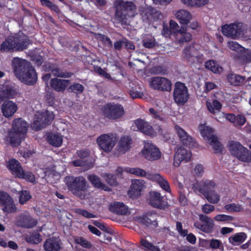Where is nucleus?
<instances>
[{"label":"nucleus","mask_w":251,"mask_h":251,"mask_svg":"<svg viewBox=\"0 0 251 251\" xmlns=\"http://www.w3.org/2000/svg\"><path fill=\"white\" fill-rule=\"evenodd\" d=\"M155 178L157 179V183L160 187L166 192L170 193L171 190L170 185L166 178L162 177L160 175H156Z\"/></svg>","instance_id":"obj_44"},{"label":"nucleus","mask_w":251,"mask_h":251,"mask_svg":"<svg viewBox=\"0 0 251 251\" xmlns=\"http://www.w3.org/2000/svg\"><path fill=\"white\" fill-rule=\"evenodd\" d=\"M105 180L110 185L116 186L118 184L116 176L114 175L106 174L105 175Z\"/></svg>","instance_id":"obj_61"},{"label":"nucleus","mask_w":251,"mask_h":251,"mask_svg":"<svg viewBox=\"0 0 251 251\" xmlns=\"http://www.w3.org/2000/svg\"><path fill=\"white\" fill-rule=\"evenodd\" d=\"M27 127V122L22 118H16L13 120L12 129L9 133L11 144L16 146L20 144L22 140L25 137Z\"/></svg>","instance_id":"obj_2"},{"label":"nucleus","mask_w":251,"mask_h":251,"mask_svg":"<svg viewBox=\"0 0 251 251\" xmlns=\"http://www.w3.org/2000/svg\"><path fill=\"white\" fill-rule=\"evenodd\" d=\"M173 97L175 102L178 104L183 105L189 97L187 87L184 83L177 81L175 84Z\"/></svg>","instance_id":"obj_7"},{"label":"nucleus","mask_w":251,"mask_h":251,"mask_svg":"<svg viewBox=\"0 0 251 251\" xmlns=\"http://www.w3.org/2000/svg\"><path fill=\"white\" fill-rule=\"evenodd\" d=\"M174 129L181 143L186 147L190 148L193 146V138L180 126L176 125Z\"/></svg>","instance_id":"obj_22"},{"label":"nucleus","mask_w":251,"mask_h":251,"mask_svg":"<svg viewBox=\"0 0 251 251\" xmlns=\"http://www.w3.org/2000/svg\"><path fill=\"white\" fill-rule=\"evenodd\" d=\"M134 124L138 129L145 134L151 136H155L156 132L149 122L141 119H138L134 121Z\"/></svg>","instance_id":"obj_20"},{"label":"nucleus","mask_w":251,"mask_h":251,"mask_svg":"<svg viewBox=\"0 0 251 251\" xmlns=\"http://www.w3.org/2000/svg\"><path fill=\"white\" fill-rule=\"evenodd\" d=\"M116 140V137L112 133L103 134L98 137L97 143L101 150L107 153L112 151Z\"/></svg>","instance_id":"obj_9"},{"label":"nucleus","mask_w":251,"mask_h":251,"mask_svg":"<svg viewBox=\"0 0 251 251\" xmlns=\"http://www.w3.org/2000/svg\"><path fill=\"white\" fill-rule=\"evenodd\" d=\"M54 118L53 112H50L49 111L42 112L35 117L33 123V128L36 130H41L51 124Z\"/></svg>","instance_id":"obj_10"},{"label":"nucleus","mask_w":251,"mask_h":251,"mask_svg":"<svg viewBox=\"0 0 251 251\" xmlns=\"http://www.w3.org/2000/svg\"><path fill=\"white\" fill-rule=\"evenodd\" d=\"M0 208L4 213H14L17 207L13 198L7 192L0 191Z\"/></svg>","instance_id":"obj_8"},{"label":"nucleus","mask_w":251,"mask_h":251,"mask_svg":"<svg viewBox=\"0 0 251 251\" xmlns=\"http://www.w3.org/2000/svg\"><path fill=\"white\" fill-rule=\"evenodd\" d=\"M150 216L152 218V219L146 215H144L142 217H141L140 218V222L142 224L146 226H149L150 225L155 226L157 225V223L156 221V219L154 218L152 215H151Z\"/></svg>","instance_id":"obj_47"},{"label":"nucleus","mask_w":251,"mask_h":251,"mask_svg":"<svg viewBox=\"0 0 251 251\" xmlns=\"http://www.w3.org/2000/svg\"><path fill=\"white\" fill-rule=\"evenodd\" d=\"M88 179L96 188L100 189L104 191H109L110 190L108 186L100 181V177L95 175H89L88 176Z\"/></svg>","instance_id":"obj_31"},{"label":"nucleus","mask_w":251,"mask_h":251,"mask_svg":"<svg viewBox=\"0 0 251 251\" xmlns=\"http://www.w3.org/2000/svg\"><path fill=\"white\" fill-rule=\"evenodd\" d=\"M18 178H22L30 182H34L35 181V176L30 172H25L23 170L21 172V175Z\"/></svg>","instance_id":"obj_54"},{"label":"nucleus","mask_w":251,"mask_h":251,"mask_svg":"<svg viewBox=\"0 0 251 251\" xmlns=\"http://www.w3.org/2000/svg\"><path fill=\"white\" fill-rule=\"evenodd\" d=\"M149 204L153 207L159 209H164L168 206V202L165 201L160 193L152 191L150 193Z\"/></svg>","instance_id":"obj_15"},{"label":"nucleus","mask_w":251,"mask_h":251,"mask_svg":"<svg viewBox=\"0 0 251 251\" xmlns=\"http://www.w3.org/2000/svg\"><path fill=\"white\" fill-rule=\"evenodd\" d=\"M73 238L75 244L79 245L83 248L90 249L92 247L91 243L82 236H75Z\"/></svg>","instance_id":"obj_40"},{"label":"nucleus","mask_w":251,"mask_h":251,"mask_svg":"<svg viewBox=\"0 0 251 251\" xmlns=\"http://www.w3.org/2000/svg\"><path fill=\"white\" fill-rule=\"evenodd\" d=\"M225 209L229 212H240L243 210V207L241 205L235 203L227 204L224 206Z\"/></svg>","instance_id":"obj_52"},{"label":"nucleus","mask_w":251,"mask_h":251,"mask_svg":"<svg viewBox=\"0 0 251 251\" xmlns=\"http://www.w3.org/2000/svg\"><path fill=\"white\" fill-rule=\"evenodd\" d=\"M150 85L155 90L170 92L172 88L171 81L163 77L156 76L151 78Z\"/></svg>","instance_id":"obj_12"},{"label":"nucleus","mask_w":251,"mask_h":251,"mask_svg":"<svg viewBox=\"0 0 251 251\" xmlns=\"http://www.w3.org/2000/svg\"><path fill=\"white\" fill-rule=\"evenodd\" d=\"M235 157L243 162H251V152L246 148H244V150H243Z\"/></svg>","instance_id":"obj_45"},{"label":"nucleus","mask_w":251,"mask_h":251,"mask_svg":"<svg viewBox=\"0 0 251 251\" xmlns=\"http://www.w3.org/2000/svg\"><path fill=\"white\" fill-rule=\"evenodd\" d=\"M97 37L98 39L105 46L111 48L113 46L112 42L107 36L100 33L97 34Z\"/></svg>","instance_id":"obj_56"},{"label":"nucleus","mask_w":251,"mask_h":251,"mask_svg":"<svg viewBox=\"0 0 251 251\" xmlns=\"http://www.w3.org/2000/svg\"><path fill=\"white\" fill-rule=\"evenodd\" d=\"M247 235L244 232H240L235 234L232 238H229L230 242L232 244L236 243H243L247 239Z\"/></svg>","instance_id":"obj_48"},{"label":"nucleus","mask_w":251,"mask_h":251,"mask_svg":"<svg viewBox=\"0 0 251 251\" xmlns=\"http://www.w3.org/2000/svg\"><path fill=\"white\" fill-rule=\"evenodd\" d=\"M197 50L195 48L194 46H186L183 50L184 57L188 62H191L195 53H197Z\"/></svg>","instance_id":"obj_38"},{"label":"nucleus","mask_w":251,"mask_h":251,"mask_svg":"<svg viewBox=\"0 0 251 251\" xmlns=\"http://www.w3.org/2000/svg\"><path fill=\"white\" fill-rule=\"evenodd\" d=\"M207 109L209 112L214 113L215 110L219 111L222 108V104L219 101L215 100H213L211 103L207 104Z\"/></svg>","instance_id":"obj_51"},{"label":"nucleus","mask_w":251,"mask_h":251,"mask_svg":"<svg viewBox=\"0 0 251 251\" xmlns=\"http://www.w3.org/2000/svg\"><path fill=\"white\" fill-rule=\"evenodd\" d=\"M52 73L54 76L62 78H70L74 74L72 72L64 71L61 69L56 67V65L52 71Z\"/></svg>","instance_id":"obj_41"},{"label":"nucleus","mask_w":251,"mask_h":251,"mask_svg":"<svg viewBox=\"0 0 251 251\" xmlns=\"http://www.w3.org/2000/svg\"><path fill=\"white\" fill-rule=\"evenodd\" d=\"M16 51L15 47L10 36H8L0 46V51L1 52H13Z\"/></svg>","instance_id":"obj_30"},{"label":"nucleus","mask_w":251,"mask_h":251,"mask_svg":"<svg viewBox=\"0 0 251 251\" xmlns=\"http://www.w3.org/2000/svg\"><path fill=\"white\" fill-rule=\"evenodd\" d=\"M228 146L230 153L234 156L238 155L243 150H244L245 148L239 142L234 141H229Z\"/></svg>","instance_id":"obj_37"},{"label":"nucleus","mask_w":251,"mask_h":251,"mask_svg":"<svg viewBox=\"0 0 251 251\" xmlns=\"http://www.w3.org/2000/svg\"><path fill=\"white\" fill-rule=\"evenodd\" d=\"M216 185L214 181L210 180H205L202 181L200 184L199 192L202 195L205 194L204 192H208L213 191L212 189Z\"/></svg>","instance_id":"obj_35"},{"label":"nucleus","mask_w":251,"mask_h":251,"mask_svg":"<svg viewBox=\"0 0 251 251\" xmlns=\"http://www.w3.org/2000/svg\"><path fill=\"white\" fill-rule=\"evenodd\" d=\"M184 4L191 7H201L208 2V0H181Z\"/></svg>","instance_id":"obj_46"},{"label":"nucleus","mask_w":251,"mask_h":251,"mask_svg":"<svg viewBox=\"0 0 251 251\" xmlns=\"http://www.w3.org/2000/svg\"><path fill=\"white\" fill-rule=\"evenodd\" d=\"M152 7L145 6L140 9V14L144 20H151V13Z\"/></svg>","instance_id":"obj_50"},{"label":"nucleus","mask_w":251,"mask_h":251,"mask_svg":"<svg viewBox=\"0 0 251 251\" xmlns=\"http://www.w3.org/2000/svg\"><path fill=\"white\" fill-rule=\"evenodd\" d=\"M222 32L225 36L236 39L243 33L242 25L240 23L225 25L222 27Z\"/></svg>","instance_id":"obj_13"},{"label":"nucleus","mask_w":251,"mask_h":251,"mask_svg":"<svg viewBox=\"0 0 251 251\" xmlns=\"http://www.w3.org/2000/svg\"><path fill=\"white\" fill-rule=\"evenodd\" d=\"M75 212L78 215H81L86 218H93L96 217L95 215L89 212L86 210L82 209L81 208L76 209Z\"/></svg>","instance_id":"obj_60"},{"label":"nucleus","mask_w":251,"mask_h":251,"mask_svg":"<svg viewBox=\"0 0 251 251\" xmlns=\"http://www.w3.org/2000/svg\"><path fill=\"white\" fill-rule=\"evenodd\" d=\"M19 203L21 204H24L28 201L31 199V196L29 191L26 190H22L19 193Z\"/></svg>","instance_id":"obj_49"},{"label":"nucleus","mask_w":251,"mask_h":251,"mask_svg":"<svg viewBox=\"0 0 251 251\" xmlns=\"http://www.w3.org/2000/svg\"><path fill=\"white\" fill-rule=\"evenodd\" d=\"M109 210L117 215H125L128 211V207L123 202H114L109 207Z\"/></svg>","instance_id":"obj_27"},{"label":"nucleus","mask_w":251,"mask_h":251,"mask_svg":"<svg viewBox=\"0 0 251 251\" xmlns=\"http://www.w3.org/2000/svg\"><path fill=\"white\" fill-rule=\"evenodd\" d=\"M69 83L70 80L60 79L57 78H51L50 81L51 89L57 92H63Z\"/></svg>","instance_id":"obj_24"},{"label":"nucleus","mask_w":251,"mask_h":251,"mask_svg":"<svg viewBox=\"0 0 251 251\" xmlns=\"http://www.w3.org/2000/svg\"><path fill=\"white\" fill-rule=\"evenodd\" d=\"M228 81L234 86H240L245 81V77L239 75L231 73L227 75Z\"/></svg>","instance_id":"obj_34"},{"label":"nucleus","mask_w":251,"mask_h":251,"mask_svg":"<svg viewBox=\"0 0 251 251\" xmlns=\"http://www.w3.org/2000/svg\"><path fill=\"white\" fill-rule=\"evenodd\" d=\"M114 5L116 8L115 19L122 24L126 22L127 17L129 16V13L136 9L135 4L130 1L116 0Z\"/></svg>","instance_id":"obj_3"},{"label":"nucleus","mask_w":251,"mask_h":251,"mask_svg":"<svg viewBox=\"0 0 251 251\" xmlns=\"http://www.w3.org/2000/svg\"><path fill=\"white\" fill-rule=\"evenodd\" d=\"M209 248L213 250L219 249L223 251L224 247L221 240L216 239H211L210 240Z\"/></svg>","instance_id":"obj_55"},{"label":"nucleus","mask_w":251,"mask_h":251,"mask_svg":"<svg viewBox=\"0 0 251 251\" xmlns=\"http://www.w3.org/2000/svg\"><path fill=\"white\" fill-rule=\"evenodd\" d=\"M149 112L150 114L152 116V118H153L155 120L161 122L164 121V115L161 111L156 110L153 108H150L149 109Z\"/></svg>","instance_id":"obj_57"},{"label":"nucleus","mask_w":251,"mask_h":251,"mask_svg":"<svg viewBox=\"0 0 251 251\" xmlns=\"http://www.w3.org/2000/svg\"><path fill=\"white\" fill-rule=\"evenodd\" d=\"M204 67L206 69L210 70L214 73L219 74L223 72V68L213 60L207 61L204 64Z\"/></svg>","instance_id":"obj_36"},{"label":"nucleus","mask_w":251,"mask_h":251,"mask_svg":"<svg viewBox=\"0 0 251 251\" xmlns=\"http://www.w3.org/2000/svg\"><path fill=\"white\" fill-rule=\"evenodd\" d=\"M200 133L205 140L210 141L209 144L216 153L222 151V145L219 141L217 137L213 134V130L211 127L201 126Z\"/></svg>","instance_id":"obj_6"},{"label":"nucleus","mask_w":251,"mask_h":251,"mask_svg":"<svg viewBox=\"0 0 251 251\" xmlns=\"http://www.w3.org/2000/svg\"><path fill=\"white\" fill-rule=\"evenodd\" d=\"M84 90V87L79 83L74 82L67 88L68 92L76 95L81 94Z\"/></svg>","instance_id":"obj_42"},{"label":"nucleus","mask_w":251,"mask_h":251,"mask_svg":"<svg viewBox=\"0 0 251 251\" xmlns=\"http://www.w3.org/2000/svg\"><path fill=\"white\" fill-rule=\"evenodd\" d=\"M126 171L138 176H145L147 175V173L144 170L139 168H127Z\"/></svg>","instance_id":"obj_53"},{"label":"nucleus","mask_w":251,"mask_h":251,"mask_svg":"<svg viewBox=\"0 0 251 251\" xmlns=\"http://www.w3.org/2000/svg\"><path fill=\"white\" fill-rule=\"evenodd\" d=\"M7 168L11 171L12 174L18 177L21 175L23 168L20 163L16 159L12 158L7 162Z\"/></svg>","instance_id":"obj_28"},{"label":"nucleus","mask_w":251,"mask_h":251,"mask_svg":"<svg viewBox=\"0 0 251 251\" xmlns=\"http://www.w3.org/2000/svg\"><path fill=\"white\" fill-rule=\"evenodd\" d=\"M77 156L80 159H75L72 162L73 165L75 167H85L87 164L86 160H83L90 155V152L88 150H80L76 151Z\"/></svg>","instance_id":"obj_26"},{"label":"nucleus","mask_w":251,"mask_h":251,"mask_svg":"<svg viewBox=\"0 0 251 251\" xmlns=\"http://www.w3.org/2000/svg\"><path fill=\"white\" fill-rule=\"evenodd\" d=\"M175 16L180 24L182 25H187L192 18L191 13L183 9L177 11L175 14Z\"/></svg>","instance_id":"obj_29"},{"label":"nucleus","mask_w":251,"mask_h":251,"mask_svg":"<svg viewBox=\"0 0 251 251\" xmlns=\"http://www.w3.org/2000/svg\"><path fill=\"white\" fill-rule=\"evenodd\" d=\"M62 243L59 236H52L44 242L43 247L45 251H60Z\"/></svg>","instance_id":"obj_18"},{"label":"nucleus","mask_w":251,"mask_h":251,"mask_svg":"<svg viewBox=\"0 0 251 251\" xmlns=\"http://www.w3.org/2000/svg\"><path fill=\"white\" fill-rule=\"evenodd\" d=\"M15 47L16 51H23L28 48V37L22 32L20 31L13 36H10Z\"/></svg>","instance_id":"obj_14"},{"label":"nucleus","mask_w":251,"mask_h":251,"mask_svg":"<svg viewBox=\"0 0 251 251\" xmlns=\"http://www.w3.org/2000/svg\"><path fill=\"white\" fill-rule=\"evenodd\" d=\"M47 139L49 143L53 147H59L62 144L63 138L61 135L58 134L50 133Z\"/></svg>","instance_id":"obj_33"},{"label":"nucleus","mask_w":251,"mask_h":251,"mask_svg":"<svg viewBox=\"0 0 251 251\" xmlns=\"http://www.w3.org/2000/svg\"><path fill=\"white\" fill-rule=\"evenodd\" d=\"M214 219L219 222H227L232 221L233 217L225 214H218L214 217Z\"/></svg>","instance_id":"obj_63"},{"label":"nucleus","mask_w":251,"mask_h":251,"mask_svg":"<svg viewBox=\"0 0 251 251\" xmlns=\"http://www.w3.org/2000/svg\"><path fill=\"white\" fill-rule=\"evenodd\" d=\"M42 241V237L38 233H33L29 237V242L33 244H38Z\"/></svg>","instance_id":"obj_64"},{"label":"nucleus","mask_w":251,"mask_h":251,"mask_svg":"<svg viewBox=\"0 0 251 251\" xmlns=\"http://www.w3.org/2000/svg\"><path fill=\"white\" fill-rule=\"evenodd\" d=\"M17 92L11 85L5 84L1 87L0 92V100L5 99H12L17 95Z\"/></svg>","instance_id":"obj_25"},{"label":"nucleus","mask_w":251,"mask_h":251,"mask_svg":"<svg viewBox=\"0 0 251 251\" xmlns=\"http://www.w3.org/2000/svg\"><path fill=\"white\" fill-rule=\"evenodd\" d=\"M17 110V104L11 100H5L1 105V112L5 118L12 117Z\"/></svg>","instance_id":"obj_21"},{"label":"nucleus","mask_w":251,"mask_h":251,"mask_svg":"<svg viewBox=\"0 0 251 251\" xmlns=\"http://www.w3.org/2000/svg\"><path fill=\"white\" fill-rule=\"evenodd\" d=\"M132 140L130 136L124 135L121 137L118 142L117 150L120 153L124 154L131 148Z\"/></svg>","instance_id":"obj_23"},{"label":"nucleus","mask_w":251,"mask_h":251,"mask_svg":"<svg viewBox=\"0 0 251 251\" xmlns=\"http://www.w3.org/2000/svg\"><path fill=\"white\" fill-rule=\"evenodd\" d=\"M156 44L155 39L151 34H146L143 39V46L148 49H151L155 47Z\"/></svg>","instance_id":"obj_43"},{"label":"nucleus","mask_w":251,"mask_h":251,"mask_svg":"<svg viewBox=\"0 0 251 251\" xmlns=\"http://www.w3.org/2000/svg\"><path fill=\"white\" fill-rule=\"evenodd\" d=\"M103 115L106 118L116 120L124 114V107L120 104L114 102H108L105 104L102 108Z\"/></svg>","instance_id":"obj_4"},{"label":"nucleus","mask_w":251,"mask_h":251,"mask_svg":"<svg viewBox=\"0 0 251 251\" xmlns=\"http://www.w3.org/2000/svg\"><path fill=\"white\" fill-rule=\"evenodd\" d=\"M204 193L205 194H203V195L209 203L216 204L219 202L220 196L217 194L215 190Z\"/></svg>","instance_id":"obj_39"},{"label":"nucleus","mask_w":251,"mask_h":251,"mask_svg":"<svg viewBox=\"0 0 251 251\" xmlns=\"http://www.w3.org/2000/svg\"><path fill=\"white\" fill-rule=\"evenodd\" d=\"M142 153L145 159L151 161L157 160L161 156V152L159 149L150 143H145Z\"/></svg>","instance_id":"obj_11"},{"label":"nucleus","mask_w":251,"mask_h":251,"mask_svg":"<svg viewBox=\"0 0 251 251\" xmlns=\"http://www.w3.org/2000/svg\"><path fill=\"white\" fill-rule=\"evenodd\" d=\"M145 187V181L143 180H132L131 185L128 191V196L132 199L137 198L141 195V193Z\"/></svg>","instance_id":"obj_19"},{"label":"nucleus","mask_w":251,"mask_h":251,"mask_svg":"<svg viewBox=\"0 0 251 251\" xmlns=\"http://www.w3.org/2000/svg\"><path fill=\"white\" fill-rule=\"evenodd\" d=\"M65 180L68 189L74 194L85 191L87 189V181L82 176H67Z\"/></svg>","instance_id":"obj_5"},{"label":"nucleus","mask_w":251,"mask_h":251,"mask_svg":"<svg viewBox=\"0 0 251 251\" xmlns=\"http://www.w3.org/2000/svg\"><path fill=\"white\" fill-rule=\"evenodd\" d=\"M192 156L191 151L183 147H180L177 149L174 157V165L178 167L183 161L187 162L190 160Z\"/></svg>","instance_id":"obj_17"},{"label":"nucleus","mask_w":251,"mask_h":251,"mask_svg":"<svg viewBox=\"0 0 251 251\" xmlns=\"http://www.w3.org/2000/svg\"><path fill=\"white\" fill-rule=\"evenodd\" d=\"M12 67L15 75L22 82L30 86L36 83L37 73L29 61L15 57L12 61Z\"/></svg>","instance_id":"obj_1"},{"label":"nucleus","mask_w":251,"mask_h":251,"mask_svg":"<svg viewBox=\"0 0 251 251\" xmlns=\"http://www.w3.org/2000/svg\"><path fill=\"white\" fill-rule=\"evenodd\" d=\"M40 1L42 5L48 7L50 10H53L56 12H58L59 8L58 6L50 0H40Z\"/></svg>","instance_id":"obj_58"},{"label":"nucleus","mask_w":251,"mask_h":251,"mask_svg":"<svg viewBox=\"0 0 251 251\" xmlns=\"http://www.w3.org/2000/svg\"><path fill=\"white\" fill-rule=\"evenodd\" d=\"M194 226L203 232L205 233H211L213 231L214 222H209L207 223H201L200 222L196 221L194 223Z\"/></svg>","instance_id":"obj_32"},{"label":"nucleus","mask_w":251,"mask_h":251,"mask_svg":"<svg viewBox=\"0 0 251 251\" xmlns=\"http://www.w3.org/2000/svg\"><path fill=\"white\" fill-rule=\"evenodd\" d=\"M186 29L184 28L179 29L178 31L181 34H183L181 38V41L182 42H189L192 39V35L189 32H185Z\"/></svg>","instance_id":"obj_62"},{"label":"nucleus","mask_w":251,"mask_h":251,"mask_svg":"<svg viewBox=\"0 0 251 251\" xmlns=\"http://www.w3.org/2000/svg\"><path fill=\"white\" fill-rule=\"evenodd\" d=\"M17 225L22 227L32 228L36 226L37 221L33 219L28 213H24L18 216L17 219Z\"/></svg>","instance_id":"obj_16"},{"label":"nucleus","mask_w":251,"mask_h":251,"mask_svg":"<svg viewBox=\"0 0 251 251\" xmlns=\"http://www.w3.org/2000/svg\"><path fill=\"white\" fill-rule=\"evenodd\" d=\"M141 244L146 249L151 251H155L158 250V248L153 244L149 242L148 240L144 239H142L140 241Z\"/></svg>","instance_id":"obj_59"}]
</instances>
